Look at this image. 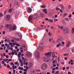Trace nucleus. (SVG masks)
<instances>
[{
  "mask_svg": "<svg viewBox=\"0 0 74 74\" xmlns=\"http://www.w3.org/2000/svg\"><path fill=\"white\" fill-rule=\"evenodd\" d=\"M7 28H10V31L14 30L16 28V26L15 25L14 26L11 25L7 24L6 25Z\"/></svg>",
  "mask_w": 74,
  "mask_h": 74,
  "instance_id": "nucleus-1",
  "label": "nucleus"
},
{
  "mask_svg": "<svg viewBox=\"0 0 74 74\" xmlns=\"http://www.w3.org/2000/svg\"><path fill=\"white\" fill-rule=\"evenodd\" d=\"M35 53L36 54V58H37V59H39V58H40L39 52L38 51H36L35 52Z\"/></svg>",
  "mask_w": 74,
  "mask_h": 74,
  "instance_id": "nucleus-2",
  "label": "nucleus"
},
{
  "mask_svg": "<svg viewBox=\"0 0 74 74\" xmlns=\"http://www.w3.org/2000/svg\"><path fill=\"white\" fill-rule=\"evenodd\" d=\"M62 41H63V38L62 37H60L57 40V42L58 43H60V42H61Z\"/></svg>",
  "mask_w": 74,
  "mask_h": 74,
  "instance_id": "nucleus-3",
  "label": "nucleus"
},
{
  "mask_svg": "<svg viewBox=\"0 0 74 74\" xmlns=\"http://www.w3.org/2000/svg\"><path fill=\"white\" fill-rule=\"evenodd\" d=\"M11 17V16L10 14H8L6 17L5 18V19L7 21H8L10 20V18Z\"/></svg>",
  "mask_w": 74,
  "mask_h": 74,
  "instance_id": "nucleus-4",
  "label": "nucleus"
},
{
  "mask_svg": "<svg viewBox=\"0 0 74 74\" xmlns=\"http://www.w3.org/2000/svg\"><path fill=\"white\" fill-rule=\"evenodd\" d=\"M69 29L68 28H64L63 30V32L64 33H68V32H69Z\"/></svg>",
  "mask_w": 74,
  "mask_h": 74,
  "instance_id": "nucleus-5",
  "label": "nucleus"
},
{
  "mask_svg": "<svg viewBox=\"0 0 74 74\" xmlns=\"http://www.w3.org/2000/svg\"><path fill=\"white\" fill-rule=\"evenodd\" d=\"M51 53H52L51 52H49L47 53H45V56H47L50 57V56H51Z\"/></svg>",
  "mask_w": 74,
  "mask_h": 74,
  "instance_id": "nucleus-6",
  "label": "nucleus"
},
{
  "mask_svg": "<svg viewBox=\"0 0 74 74\" xmlns=\"http://www.w3.org/2000/svg\"><path fill=\"white\" fill-rule=\"evenodd\" d=\"M33 20V17L32 16H29L28 17V21L32 22Z\"/></svg>",
  "mask_w": 74,
  "mask_h": 74,
  "instance_id": "nucleus-7",
  "label": "nucleus"
},
{
  "mask_svg": "<svg viewBox=\"0 0 74 74\" xmlns=\"http://www.w3.org/2000/svg\"><path fill=\"white\" fill-rule=\"evenodd\" d=\"M22 39V37L21 35H18L17 38L16 39V40L17 41H19Z\"/></svg>",
  "mask_w": 74,
  "mask_h": 74,
  "instance_id": "nucleus-8",
  "label": "nucleus"
},
{
  "mask_svg": "<svg viewBox=\"0 0 74 74\" xmlns=\"http://www.w3.org/2000/svg\"><path fill=\"white\" fill-rule=\"evenodd\" d=\"M34 65L32 63H30L28 65V66L29 68H32Z\"/></svg>",
  "mask_w": 74,
  "mask_h": 74,
  "instance_id": "nucleus-9",
  "label": "nucleus"
},
{
  "mask_svg": "<svg viewBox=\"0 0 74 74\" xmlns=\"http://www.w3.org/2000/svg\"><path fill=\"white\" fill-rule=\"evenodd\" d=\"M59 5L61 7V9H62V10H64V7L62 5L60 4Z\"/></svg>",
  "mask_w": 74,
  "mask_h": 74,
  "instance_id": "nucleus-10",
  "label": "nucleus"
},
{
  "mask_svg": "<svg viewBox=\"0 0 74 74\" xmlns=\"http://www.w3.org/2000/svg\"><path fill=\"white\" fill-rule=\"evenodd\" d=\"M43 12L46 14H47L48 12H47V10L46 9V8L44 9L43 10Z\"/></svg>",
  "mask_w": 74,
  "mask_h": 74,
  "instance_id": "nucleus-11",
  "label": "nucleus"
},
{
  "mask_svg": "<svg viewBox=\"0 0 74 74\" xmlns=\"http://www.w3.org/2000/svg\"><path fill=\"white\" fill-rule=\"evenodd\" d=\"M42 65L43 66H44L46 68L47 67V66H48V65H47V64L45 63L43 64Z\"/></svg>",
  "mask_w": 74,
  "mask_h": 74,
  "instance_id": "nucleus-12",
  "label": "nucleus"
},
{
  "mask_svg": "<svg viewBox=\"0 0 74 74\" xmlns=\"http://www.w3.org/2000/svg\"><path fill=\"white\" fill-rule=\"evenodd\" d=\"M32 9L31 8H29L27 11L28 13H30L32 12Z\"/></svg>",
  "mask_w": 74,
  "mask_h": 74,
  "instance_id": "nucleus-13",
  "label": "nucleus"
},
{
  "mask_svg": "<svg viewBox=\"0 0 74 74\" xmlns=\"http://www.w3.org/2000/svg\"><path fill=\"white\" fill-rule=\"evenodd\" d=\"M41 68H42V70H45V69H47V67H45V66H44L42 65L41 66Z\"/></svg>",
  "mask_w": 74,
  "mask_h": 74,
  "instance_id": "nucleus-14",
  "label": "nucleus"
},
{
  "mask_svg": "<svg viewBox=\"0 0 74 74\" xmlns=\"http://www.w3.org/2000/svg\"><path fill=\"white\" fill-rule=\"evenodd\" d=\"M33 18H34V19H36V18H37V15L36 14H35L33 16Z\"/></svg>",
  "mask_w": 74,
  "mask_h": 74,
  "instance_id": "nucleus-15",
  "label": "nucleus"
},
{
  "mask_svg": "<svg viewBox=\"0 0 74 74\" xmlns=\"http://www.w3.org/2000/svg\"><path fill=\"white\" fill-rule=\"evenodd\" d=\"M12 11V8H10L8 10V12H10V13H11Z\"/></svg>",
  "mask_w": 74,
  "mask_h": 74,
  "instance_id": "nucleus-16",
  "label": "nucleus"
},
{
  "mask_svg": "<svg viewBox=\"0 0 74 74\" xmlns=\"http://www.w3.org/2000/svg\"><path fill=\"white\" fill-rule=\"evenodd\" d=\"M42 47H43V44H41L39 46V48H41V49H42V48H43Z\"/></svg>",
  "mask_w": 74,
  "mask_h": 74,
  "instance_id": "nucleus-17",
  "label": "nucleus"
},
{
  "mask_svg": "<svg viewBox=\"0 0 74 74\" xmlns=\"http://www.w3.org/2000/svg\"><path fill=\"white\" fill-rule=\"evenodd\" d=\"M16 3L15 4V7H18V2H15Z\"/></svg>",
  "mask_w": 74,
  "mask_h": 74,
  "instance_id": "nucleus-18",
  "label": "nucleus"
},
{
  "mask_svg": "<svg viewBox=\"0 0 74 74\" xmlns=\"http://www.w3.org/2000/svg\"><path fill=\"white\" fill-rule=\"evenodd\" d=\"M58 26L59 27V28H60V29H62V30H63V26H59V25H58Z\"/></svg>",
  "mask_w": 74,
  "mask_h": 74,
  "instance_id": "nucleus-19",
  "label": "nucleus"
},
{
  "mask_svg": "<svg viewBox=\"0 0 74 74\" xmlns=\"http://www.w3.org/2000/svg\"><path fill=\"white\" fill-rule=\"evenodd\" d=\"M64 20L66 21H68V22H69V19L68 18H65Z\"/></svg>",
  "mask_w": 74,
  "mask_h": 74,
  "instance_id": "nucleus-20",
  "label": "nucleus"
},
{
  "mask_svg": "<svg viewBox=\"0 0 74 74\" xmlns=\"http://www.w3.org/2000/svg\"><path fill=\"white\" fill-rule=\"evenodd\" d=\"M59 45H61V43H59V44H58L56 46L58 48V47H59Z\"/></svg>",
  "mask_w": 74,
  "mask_h": 74,
  "instance_id": "nucleus-21",
  "label": "nucleus"
},
{
  "mask_svg": "<svg viewBox=\"0 0 74 74\" xmlns=\"http://www.w3.org/2000/svg\"><path fill=\"white\" fill-rule=\"evenodd\" d=\"M70 42H68V45H67L66 47H69V46H70Z\"/></svg>",
  "mask_w": 74,
  "mask_h": 74,
  "instance_id": "nucleus-22",
  "label": "nucleus"
},
{
  "mask_svg": "<svg viewBox=\"0 0 74 74\" xmlns=\"http://www.w3.org/2000/svg\"><path fill=\"white\" fill-rule=\"evenodd\" d=\"M7 48H8V50L10 49V45L8 44V45L7 47Z\"/></svg>",
  "mask_w": 74,
  "mask_h": 74,
  "instance_id": "nucleus-23",
  "label": "nucleus"
},
{
  "mask_svg": "<svg viewBox=\"0 0 74 74\" xmlns=\"http://www.w3.org/2000/svg\"><path fill=\"white\" fill-rule=\"evenodd\" d=\"M32 53H29L28 55V56H29V57L30 58H31V57H32Z\"/></svg>",
  "mask_w": 74,
  "mask_h": 74,
  "instance_id": "nucleus-24",
  "label": "nucleus"
},
{
  "mask_svg": "<svg viewBox=\"0 0 74 74\" xmlns=\"http://www.w3.org/2000/svg\"><path fill=\"white\" fill-rule=\"evenodd\" d=\"M51 55L52 56H55V53L54 52H52Z\"/></svg>",
  "mask_w": 74,
  "mask_h": 74,
  "instance_id": "nucleus-25",
  "label": "nucleus"
},
{
  "mask_svg": "<svg viewBox=\"0 0 74 74\" xmlns=\"http://www.w3.org/2000/svg\"><path fill=\"white\" fill-rule=\"evenodd\" d=\"M41 8H45V7H46V6L45 5H43L41 6Z\"/></svg>",
  "mask_w": 74,
  "mask_h": 74,
  "instance_id": "nucleus-26",
  "label": "nucleus"
},
{
  "mask_svg": "<svg viewBox=\"0 0 74 74\" xmlns=\"http://www.w3.org/2000/svg\"><path fill=\"white\" fill-rule=\"evenodd\" d=\"M72 33H74V28H73L72 29Z\"/></svg>",
  "mask_w": 74,
  "mask_h": 74,
  "instance_id": "nucleus-27",
  "label": "nucleus"
},
{
  "mask_svg": "<svg viewBox=\"0 0 74 74\" xmlns=\"http://www.w3.org/2000/svg\"><path fill=\"white\" fill-rule=\"evenodd\" d=\"M67 13H64L63 15V17H64V18L65 17V16L67 15Z\"/></svg>",
  "mask_w": 74,
  "mask_h": 74,
  "instance_id": "nucleus-28",
  "label": "nucleus"
},
{
  "mask_svg": "<svg viewBox=\"0 0 74 74\" xmlns=\"http://www.w3.org/2000/svg\"><path fill=\"white\" fill-rule=\"evenodd\" d=\"M3 15H4V14H2V13H0V17H1V16H3Z\"/></svg>",
  "mask_w": 74,
  "mask_h": 74,
  "instance_id": "nucleus-29",
  "label": "nucleus"
},
{
  "mask_svg": "<svg viewBox=\"0 0 74 74\" xmlns=\"http://www.w3.org/2000/svg\"><path fill=\"white\" fill-rule=\"evenodd\" d=\"M19 11H17L16 12V14L18 15H19Z\"/></svg>",
  "mask_w": 74,
  "mask_h": 74,
  "instance_id": "nucleus-30",
  "label": "nucleus"
},
{
  "mask_svg": "<svg viewBox=\"0 0 74 74\" xmlns=\"http://www.w3.org/2000/svg\"><path fill=\"white\" fill-rule=\"evenodd\" d=\"M49 22H53V20H49Z\"/></svg>",
  "mask_w": 74,
  "mask_h": 74,
  "instance_id": "nucleus-31",
  "label": "nucleus"
},
{
  "mask_svg": "<svg viewBox=\"0 0 74 74\" xmlns=\"http://www.w3.org/2000/svg\"><path fill=\"white\" fill-rule=\"evenodd\" d=\"M40 16L41 17H43L44 16V14L42 13H41L40 14Z\"/></svg>",
  "mask_w": 74,
  "mask_h": 74,
  "instance_id": "nucleus-32",
  "label": "nucleus"
},
{
  "mask_svg": "<svg viewBox=\"0 0 74 74\" xmlns=\"http://www.w3.org/2000/svg\"><path fill=\"white\" fill-rule=\"evenodd\" d=\"M56 10H57V11H58V10H60V8H58V7H57L56 8Z\"/></svg>",
  "mask_w": 74,
  "mask_h": 74,
  "instance_id": "nucleus-33",
  "label": "nucleus"
},
{
  "mask_svg": "<svg viewBox=\"0 0 74 74\" xmlns=\"http://www.w3.org/2000/svg\"><path fill=\"white\" fill-rule=\"evenodd\" d=\"M22 47H23V48H26V46L24 45H22Z\"/></svg>",
  "mask_w": 74,
  "mask_h": 74,
  "instance_id": "nucleus-34",
  "label": "nucleus"
},
{
  "mask_svg": "<svg viewBox=\"0 0 74 74\" xmlns=\"http://www.w3.org/2000/svg\"><path fill=\"white\" fill-rule=\"evenodd\" d=\"M21 58H19V62L20 63H21L22 62V60H21Z\"/></svg>",
  "mask_w": 74,
  "mask_h": 74,
  "instance_id": "nucleus-35",
  "label": "nucleus"
},
{
  "mask_svg": "<svg viewBox=\"0 0 74 74\" xmlns=\"http://www.w3.org/2000/svg\"><path fill=\"white\" fill-rule=\"evenodd\" d=\"M59 71H58L56 72V74H59Z\"/></svg>",
  "mask_w": 74,
  "mask_h": 74,
  "instance_id": "nucleus-36",
  "label": "nucleus"
},
{
  "mask_svg": "<svg viewBox=\"0 0 74 74\" xmlns=\"http://www.w3.org/2000/svg\"><path fill=\"white\" fill-rule=\"evenodd\" d=\"M70 68L71 69H74V66H70Z\"/></svg>",
  "mask_w": 74,
  "mask_h": 74,
  "instance_id": "nucleus-37",
  "label": "nucleus"
},
{
  "mask_svg": "<svg viewBox=\"0 0 74 74\" xmlns=\"http://www.w3.org/2000/svg\"><path fill=\"white\" fill-rule=\"evenodd\" d=\"M0 55L1 58H2V57H3V54H2V53H1L0 54Z\"/></svg>",
  "mask_w": 74,
  "mask_h": 74,
  "instance_id": "nucleus-38",
  "label": "nucleus"
},
{
  "mask_svg": "<svg viewBox=\"0 0 74 74\" xmlns=\"http://www.w3.org/2000/svg\"><path fill=\"white\" fill-rule=\"evenodd\" d=\"M21 66H23V62L22 63H21Z\"/></svg>",
  "mask_w": 74,
  "mask_h": 74,
  "instance_id": "nucleus-39",
  "label": "nucleus"
},
{
  "mask_svg": "<svg viewBox=\"0 0 74 74\" xmlns=\"http://www.w3.org/2000/svg\"><path fill=\"white\" fill-rule=\"evenodd\" d=\"M7 68H10V66L9 65H7Z\"/></svg>",
  "mask_w": 74,
  "mask_h": 74,
  "instance_id": "nucleus-40",
  "label": "nucleus"
},
{
  "mask_svg": "<svg viewBox=\"0 0 74 74\" xmlns=\"http://www.w3.org/2000/svg\"><path fill=\"white\" fill-rule=\"evenodd\" d=\"M64 55L66 56H69V54H65Z\"/></svg>",
  "mask_w": 74,
  "mask_h": 74,
  "instance_id": "nucleus-41",
  "label": "nucleus"
},
{
  "mask_svg": "<svg viewBox=\"0 0 74 74\" xmlns=\"http://www.w3.org/2000/svg\"><path fill=\"white\" fill-rule=\"evenodd\" d=\"M16 45L17 46V47H19V45H19V44H16Z\"/></svg>",
  "mask_w": 74,
  "mask_h": 74,
  "instance_id": "nucleus-42",
  "label": "nucleus"
},
{
  "mask_svg": "<svg viewBox=\"0 0 74 74\" xmlns=\"http://www.w3.org/2000/svg\"><path fill=\"white\" fill-rule=\"evenodd\" d=\"M56 69L55 68H53L52 69V70H53V71H55V70Z\"/></svg>",
  "mask_w": 74,
  "mask_h": 74,
  "instance_id": "nucleus-43",
  "label": "nucleus"
},
{
  "mask_svg": "<svg viewBox=\"0 0 74 74\" xmlns=\"http://www.w3.org/2000/svg\"><path fill=\"white\" fill-rule=\"evenodd\" d=\"M65 69H66V67H63L62 69L63 70H65Z\"/></svg>",
  "mask_w": 74,
  "mask_h": 74,
  "instance_id": "nucleus-44",
  "label": "nucleus"
},
{
  "mask_svg": "<svg viewBox=\"0 0 74 74\" xmlns=\"http://www.w3.org/2000/svg\"><path fill=\"white\" fill-rule=\"evenodd\" d=\"M59 57L57 59V61L58 62H59Z\"/></svg>",
  "mask_w": 74,
  "mask_h": 74,
  "instance_id": "nucleus-45",
  "label": "nucleus"
},
{
  "mask_svg": "<svg viewBox=\"0 0 74 74\" xmlns=\"http://www.w3.org/2000/svg\"><path fill=\"white\" fill-rule=\"evenodd\" d=\"M18 64V62H16L15 63V65H16V64Z\"/></svg>",
  "mask_w": 74,
  "mask_h": 74,
  "instance_id": "nucleus-46",
  "label": "nucleus"
},
{
  "mask_svg": "<svg viewBox=\"0 0 74 74\" xmlns=\"http://www.w3.org/2000/svg\"><path fill=\"white\" fill-rule=\"evenodd\" d=\"M55 60H53V64H55Z\"/></svg>",
  "mask_w": 74,
  "mask_h": 74,
  "instance_id": "nucleus-47",
  "label": "nucleus"
},
{
  "mask_svg": "<svg viewBox=\"0 0 74 74\" xmlns=\"http://www.w3.org/2000/svg\"><path fill=\"white\" fill-rule=\"evenodd\" d=\"M2 63L3 64H5V62H4V61H2Z\"/></svg>",
  "mask_w": 74,
  "mask_h": 74,
  "instance_id": "nucleus-48",
  "label": "nucleus"
},
{
  "mask_svg": "<svg viewBox=\"0 0 74 74\" xmlns=\"http://www.w3.org/2000/svg\"><path fill=\"white\" fill-rule=\"evenodd\" d=\"M25 64L26 66H28V62H26L25 63Z\"/></svg>",
  "mask_w": 74,
  "mask_h": 74,
  "instance_id": "nucleus-49",
  "label": "nucleus"
},
{
  "mask_svg": "<svg viewBox=\"0 0 74 74\" xmlns=\"http://www.w3.org/2000/svg\"><path fill=\"white\" fill-rule=\"evenodd\" d=\"M24 71L27 72V69H25L24 70Z\"/></svg>",
  "mask_w": 74,
  "mask_h": 74,
  "instance_id": "nucleus-50",
  "label": "nucleus"
},
{
  "mask_svg": "<svg viewBox=\"0 0 74 74\" xmlns=\"http://www.w3.org/2000/svg\"><path fill=\"white\" fill-rule=\"evenodd\" d=\"M55 69L57 70H58V69H59V67H58L56 66V67Z\"/></svg>",
  "mask_w": 74,
  "mask_h": 74,
  "instance_id": "nucleus-51",
  "label": "nucleus"
},
{
  "mask_svg": "<svg viewBox=\"0 0 74 74\" xmlns=\"http://www.w3.org/2000/svg\"><path fill=\"white\" fill-rule=\"evenodd\" d=\"M48 35H49V36H51V33H50V32H49Z\"/></svg>",
  "mask_w": 74,
  "mask_h": 74,
  "instance_id": "nucleus-52",
  "label": "nucleus"
},
{
  "mask_svg": "<svg viewBox=\"0 0 74 74\" xmlns=\"http://www.w3.org/2000/svg\"><path fill=\"white\" fill-rule=\"evenodd\" d=\"M5 47H7V46H8V44H7V43H6V44H5Z\"/></svg>",
  "mask_w": 74,
  "mask_h": 74,
  "instance_id": "nucleus-53",
  "label": "nucleus"
},
{
  "mask_svg": "<svg viewBox=\"0 0 74 74\" xmlns=\"http://www.w3.org/2000/svg\"><path fill=\"white\" fill-rule=\"evenodd\" d=\"M24 65H25V64H26V60H24Z\"/></svg>",
  "mask_w": 74,
  "mask_h": 74,
  "instance_id": "nucleus-54",
  "label": "nucleus"
},
{
  "mask_svg": "<svg viewBox=\"0 0 74 74\" xmlns=\"http://www.w3.org/2000/svg\"><path fill=\"white\" fill-rule=\"evenodd\" d=\"M1 46L2 47H4V44H3L1 45Z\"/></svg>",
  "mask_w": 74,
  "mask_h": 74,
  "instance_id": "nucleus-55",
  "label": "nucleus"
},
{
  "mask_svg": "<svg viewBox=\"0 0 74 74\" xmlns=\"http://www.w3.org/2000/svg\"><path fill=\"white\" fill-rule=\"evenodd\" d=\"M71 8V5H69V8H68L69 9H70V8Z\"/></svg>",
  "mask_w": 74,
  "mask_h": 74,
  "instance_id": "nucleus-56",
  "label": "nucleus"
},
{
  "mask_svg": "<svg viewBox=\"0 0 74 74\" xmlns=\"http://www.w3.org/2000/svg\"><path fill=\"white\" fill-rule=\"evenodd\" d=\"M62 23H65V21H64V20H63L62 21Z\"/></svg>",
  "mask_w": 74,
  "mask_h": 74,
  "instance_id": "nucleus-57",
  "label": "nucleus"
},
{
  "mask_svg": "<svg viewBox=\"0 0 74 74\" xmlns=\"http://www.w3.org/2000/svg\"><path fill=\"white\" fill-rule=\"evenodd\" d=\"M40 30V28H36V30Z\"/></svg>",
  "mask_w": 74,
  "mask_h": 74,
  "instance_id": "nucleus-58",
  "label": "nucleus"
},
{
  "mask_svg": "<svg viewBox=\"0 0 74 74\" xmlns=\"http://www.w3.org/2000/svg\"><path fill=\"white\" fill-rule=\"evenodd\" d=\"M3 56H5V53H3Z\"/></svg>",
  "mask_w": 74,
  "mask_h": 74,
  "instance_id": "nucleus-59",
  "label": "nucleus"
},
{
  "mask_svg": "<svg viewBox=\"0 0 74 74\" xmlns=\"http://www.w3.org/2000/svg\"><path fill=\"white\" fill-rule=\"evenodd\" d=\"M53 67H56V64H53Z\"/></svg>",
  "mask_w": 74,
  "mask_h": 74,
  "instance_id": "nucleus-60",
  "label": "nucleus"
},
{
  "mask_svg": "<svg viewBox=\"0 0 74 74\" xmlns=\"http://www.w3.org/2000/svg\"><path fill=\"white\" fill-rule=\"evenodd\" d=\"M64 59L65 60H67V59H68V58H67L65 57Z\"/></svg>",
  "mask_w": 74,
  "mask_h": 74,
  "instance_id": "nucleus-61",
  "label": "nucleus"
},
{
  "mask_svg": "<svg viewBox=\"0 0 74 74\" xmlns=\"http://www.w3.org/2000/svg\"><path fill=\"white\" fill-rule=\"evenodd\" d=\"M72 51L73 52H74V49H72Z\"/></svg>",
  "mask_w": 74,
  "mask_h": 74,
  "instance_id": "nucleus-62",
  "label": "nucleus"
},
{
  "mask_svg": "<svg viewBox=\"0 0 74 74\" xmlns=\"http://www.w3.org/2000/svg\"><path fill=\"white\" fill-rule=\"evenodd\" d=\"M11 54L12 55H14V52H12Z\"/></svg>",
  "mask_w": 74,
  "mask_h": 74,
  "instance_id": "nucleus-63",
  "label": "nucleus"
},
{
  "mask_svg": "<svg viewBox=\"0 0 74 74\" xmlns=\"http://www.w3.org/2000/svg\"><path fill=\"white\" fill-rule=\"evenodd\" d=\"M5 56H6V58H8V55H7Z\"/></svg>",
  "mask_w": 74,
  "mask_h": 74,
  "instance_id": "nucleus-64",
  "label": "nucleus"
}]
</instances>
